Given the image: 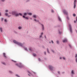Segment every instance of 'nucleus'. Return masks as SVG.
I'll return each instance as SVG.
<instances>
[{"label": "nucleus", "instance_id": "f257e3e1", "mask_svg": "<svg viewBox=\"0 0 77 77\" xmlns=\"http://www.w3.org/2000/svg\"><path fill=\"white\" fill-rule=\"evenodd\" d=\"M12 14L14 15H15L16 17H18V16H19V15H20L21 16H22V14L21 13L18 14L16 11H13L12 12Z\"/></svg>", "mask_w": 77, "mask_h": 77}, {"label": "nucleus", "instance_id": "f03ea898", "mask_svg": "<svg viewBox=\"0 0 77 77\" xmlns=\"http://www.w3.org/2000/svg\"><path fill=\"white\" fill-rule=\"evenodd\" d=\"M13 42L15 43V44H17V45H20L21 46V47H23V45L21 43H20L15 40H13Z\"/></svg>", "mask_w": 77, "mask_h": 77}, {"label": "nucleus", "instance_id": "7ed1b4c3", "mask_svg": "<svg viewBox=\"0 0 77 77\" xmlns=\"http://www.w3.org/2000/svg\"><path fill=\"white\" fill-rule=\"evenodd\" d=\"M63 12L65 15H68V12H67V11H66V10H63Z\"/></svg>", "mask_w": 77, "mask_h": 77}, {"label": "nucleus", "instance_id": "20e7f679", "mask_svg": "<svg viewBox=\"0 0 77 77\" xmlns=\"http://www.w3.org/2000/svg\"><path fill=\"white\" fill-rule=\"evenodd\" d=\"M16 65H18L20 68H21L22 67H23V65L21 64H16Z\"/></svg>", "mask_w": 77, "mask_h": 77}, {"label": "nucleus", "instance_id": "39448f33", "mask_svg": "<svg viewBox=\"0 0 77 77\" xmlns=\"http://www.w3.org/2000/svg\"><path fill=\"white\" fill-rule=\"evenodd\" d=\"M69 27H70V32H72V27H71V26L70 24H69Z\"/></svg>", "mask_w": 77, "mask_h": 77}, {"label": "nucleus", "instance_id": "423d86ee", "mask_svg": "<svg viewBox=\"0 0 77 77\" xmlns=\"http://www.w3.org/2000/svg\"><path fill=\"white\" fill-rule=\"evenodd\" d=\"M49 68L50 69V70H51V71H53V67L52 66H49Z\"/></svg>", "mask_w": 77, "mask_h": 77}, {"label": "nucleus", "instance_id": "0eeeda50", "mask_svg": "<svg viewBox=\"0 0 77 77\" xmlns=\"http://www.w3.org/2000/svg\"><path fill=\"white\" fill-rule=\"evenodd\" d=\"M76 0H74V8L75 9V7H76V5H75V2H76Z\"/></svg>", "mask_w": 77, "mask_h": 77}, {"label": "nucleus", "instance_id": "6e6552de", "mask_svg": "<svg viewBox=\"0 0 77 77\" xmlns=\"http://www.w3.org/2000/svg\"><path fill=\"white\" fill-rule=\"evenodd\" d=\"M23 18H24L25 19H26V20H29V18L27 17H25L24 16H23Z\"/></svg>", "mask_w": 77, "mask_h": 77}, {"label": "nucleus", "instance_id": "1a4fd4ad", "mask_svg": "<svg viewBox=\"0 0 77 77\" xmlns=\"http://www.w3.org/2000/svg\"><path fill=\"white\" fill-rule=\"evenodd\" d=\"M75 57L76 58V62H77V54H76L75 55Z\"/></svg>", "mask_w": 77, "mask_h": 77}, {"label": "nucleus", "instance_id": "9d476101", "mask_svg": "<svg viewBox=\"0 0 77 77\" xmlns=\"http://www.w3.org/2000/svg\"><path fill=\"white\" fill-rule=\"evenodd\" d=\"M67 42V40L66 39H65L63 41V42Z\"/></svg>", "mask_w": 77, "mask_h": 77}, {"label": "nucleus", "instance_id": "9b49d317", "mask_svg": "<svg viewBox=\"0 0 77 77\" xmlns=\"http://www.w3.org/2000/svg\"><path fill=\"white\" fill-rule=\"evenodd\" d=\"M5 15L7 16L8 17H10L11 16V15H8V13H5Z\"/></svg>", "mask_w": 77, "mask_h": 77}, {"label": "nucleus", "instance_id": "f8f14e48", "mask_svg": "<svg viewBox=\"0 0 77 77\" xmlns=\"http://www.w3.org/2000/svg\"><path fill=\"white\" fill-rule=\"evenodd\" d=\"M3 54L4 55V57H6V54H5V53H4Z\"/></svg>", "mask_w": 77, "mask_h": 77}, {"label": "nucleus", "instance_id": "ddd939ff", "mask_svg": "<svg viewBox=\"0 0 77 77\" xmlns=\"http://www.w3.org/2000/svg\"><path fill=\"white\" fill-rule=\"evenodd\" d=\"M28 15H32V14L31 13H28Z\"/></svg>", "mask_w": 77, "mask_h": 77}, {"label": "nucleus", "instance_id": "4468645a", "mask_svg": "<svg viewBox=\"0 0 77 77\" xmlns=\"http://www.w3.org/2000/svg\"><path fill=\"white\" fill-rule=\"evenodd\" d=\"M71 74H74V71L72 70L71 72Z\"/></svg>", "mask_w": 77, "mask_h": 77}, {"label": "nucleus", "instance_id": "2eb2a0df", "mask_svg": "<svg viewBox=\"0 0 77 77\" xmlns=\"http://www.w3.org/2000/svg\"><path fill=\"white\" fill-rule=\"evenodd\" d=\"M0 30L1 32H3V31L2 30V28H0Z\"/></svg>", "mask_w": 77, "mask_h": 77}, {"label": "nucleus", "instance_id": "dca6fc26", "mask_svg": "<svg viewBox=\"0 0 77 77\" xmlns=\"http://www.w3.org/2000/svg\"><path fill=\"white\" fill-rule=\"evenodd\" d=\"M33 17H34V18H36V16L35 15H34L33 16Z\"/></svg>", "mask_w": 77, "mask_h": 77}, {"label": "nucleus", "instance_id": "f3484780", "mask_svg": "<svg viewBox=\"0 0 77 77\" xmlns=\"http://www.w3.org/2000/svg\"><path fill=\"white\" fill-rule=\"evenodd\" d=\"M58 19L59 21H61V20H60V17H58Z\"/></svg>", "mask_w": 77, "mask_h": 77}, {"label": "nucleus", "instance_id": "a211bd4d", "mask_svg": "<svg viewBox=\"0 0 77 77\" xmlns=\"http://www.w3.org/2000/svg\"><path fill=\"white\" fill-rule=\"evenodd\" d=\"M33 56H36V54H33Z\"/></svg>", "mask_w": 77, "mask_h": 77}, {"label": "nucleus", "instance_id": "6ab92c4d", "mask_svg": "<svg viewBox=\"0 0 77 77\" xmlns=\"http://www.w3.org/2000/svg\"><path fill=\"white\" fill-rule=\"evenodd\" d=\"M42 29L44 30V25L42 24Z\"/></svg>", "mask_w": 77, "mask_h": 77}, {"label": "nucleus", "instance_id": "aec40b11", "mask_svg": "<svg viewBox=\"0 0 77 77\" xmlns=\"http://www.w3.org/2000/svg\"><path fill=\"white\" fill-rule=\"evenodd\" d=\"M75 14H73V17H75Z\"/></svg>", "mask_w": 77, "mask_h": 77}, {"label": "nucleus", "instance_id": "412c9836", "mask_svg": "<svg viewBox=\"0 0 77 77\" xmlns=\"http://www.w3.org/2000/svg\"><path fill=\"white\" fill-rule=\"evenodd\" d=\"M67 20H69V17H67Z\"/></svg>", "mask_w": 77, "mask_h": 77}, {"label": "nucleus", "instance_id": "4be33fe9", "mask_svg": "<svg viewBox=\"0 0 77 77\" xmlns=\"http://www.w3.org/2000/svg\"><path fill=\"white\" fill-rule=\"evenodd\" d=\"M24 15H27V13H25L24 14Z\"/></svg>", "mask_w": 77, "mask_h": 77}, {"label": "nucleus", "instance_id": "5701e85b", "mask_svg": "<svg viewBox=\"0 0 77 77\" xmlns=\"http://www.w3.org/2000/svg\"><path fill=\"white\" fill-rule=\"evenodd\" d=\"M18 29H21V27H19Z\"/></svg>", "mask_w": 77, "mask_h": 77}, {"label": "nucleus", "instance_id": "b1692460", "mask_svg": "<svg viewBox=\"0 0 77 77\" xmlns=\"http://www.w3.org/2000/svg\"><path fill=\"white\" fill-rule=\"evenodd\" d=\"M47 50L48 52V53H49V51H48V49H47Z\"/></svg>", "mask_w": 77, "mask_h": 77}, {"label": "nucleus", "instance_id": "393cba45", "mask_svg": "<svg viewBox=\"0 0 77 77\" xmlns=\"http://www.w3.org/2000/svg\"><path fill=\"white\" fill-rule=\"evenodd\" d=\"M5 22H7V20L6 19H5Z\"/></svg>", "mask_w": 77, "mask_h": 77}, {"label": "nucleus", "instance_id": "a878e982", "mask_svg": "<svg viewBox=\"0 0 77 77\" xmlns=\"http://www.w3.org/2000/svg\"><path fill=\"white\" fill-rule=\"evenodd\" d=\"M5 12H8V10H6L5 11Z\"/></svg>", "mask_w": 77, "mask_h": 77}, {"label": "nucleus", "instance_id": "bb28decb", "mask_svg": "<svg viewBox=\"0 0 77 77\" xmlns=\"http://www.w3.org/2000/svg\"><path fill=\"white\" fill-rule=\"evenodd\" d=\"M4 65H6V64L5 63H2Z\"/></svg>", "mask_w": 77, "mask_h": 77}, {"label": "nucleus", "instance_id": "cd10ccee", "mask_svg": "<svg viewBox=\"0 0 77 77\" xmlns=\"http://www.w3.org/2000/svg\"><path fill=\"white\" fill-rule=\"evenodd\" d=\"M59 33H60V34H61V33H62V32H59Z\"/></svg>", "mask_w": 77, "mask_h": 77}, {"label": "nucleus", "instance_id": "c85d7f7f", "mask_svg": "<svg viewBox=\"0 0 77 77\" xmlns=\"http://www.w3.org/2000/svg\"><path fill=\"white\" fill-rule=\"evenodd\" d=\"M52 12H54V11L53 10H52Z\"/></svg>", "mask_w": 77, "mask_h": 77}, {"label": "nucleus", "instance_id": "c756f323", "mask_svg": "<svg viewBox=\"0 0 77 77\" xmlns=\"http://www.w3.org/2000/svg\"><path fill=\"white\" fill-rule=\"evenodd\" d=\"M59 41H57V44H59Z\"/></svg>", "mask_w": 77, "mask_h": 77}, {"label": "nucleus", "instance_id": "7c9ffc66", "mask_svg": "<svg viewBox=\"0 0 77 77\" xmlns=\"http://www.w3.org/2000/svg\"><path fill=\"white\" fill-rule=\"evenodd\" d=\"M42 35H41L40 36V38H42Z\"/></svg>", "mask_w": 77, "mask_h": 77}, {"label": "nucleus", "instance_id": "2f4dec72", "mask_svg": "<svg viewBox=\"0 0 77 77\" xmlns=\"http://www.w3.org/2000/svg\"><path fill=\"white\" fill-rule=\"evenodd\" d=\"M34 21H37L36 20V19H34Z\"/></svg>", "mask_w": 77, "mask_h": 77}, {"label": "nucleus", "instance_id": "473e14b6", "mask_svg": "<svg viewBox=\"0 0 77 77\" xmlns=\"http://www.w3.org/2000/svg\"><path fill=\"white\" fill-rule=\"evenodd\" d=\"M51 42H52V43H53V41L52 40V41H51Z\"/></svg>", "mask_w": 77, "mask_h": 77}, {"label": "nucleus", "instance_id": "72a5a7b5", "mask_svg": "<svg viewBox=\"0 0 77 77\" xmlns=\"http://www.w3.org/2000/svg\"><path fill=\"white\" fill-rule=\"evenodd\" d=\"M45 54H46V52H44Z\"/></svg>", "mask_w": 77, "mask_h": 77}, {"label": "nucleus", "instance_id": "f704fd0d", "mask_svg": "<svg viewBox=\"0 0 77 77\" xmlns=\"http://www.w3.org/2000/svg\"><path fill=\"white\" fill-rule=\"evenodd\" d=\"M63 59H64V60H65V58L63 57Z\"/></svg>", "mask_w": 77, "mask_h": 77}, {"label": "nucleus", "instance_id": "c9c22d12", "mask_svg": "<svg viewBox=\"0 0 77 77\" xmlns=\"http://www.w3.org/2000/svg\"><path fill=\"white\" fill-rule=\"evenodd\" d=\"M74 22L75 23H76V21H75V20L74 21Z\"/></svg>", "mask_w": 77, "mask_h": 77}, {"label": "nucleus", "instance_id": "e433bc0d", "mask_svg": "<svg viewBox=\"0 0 77 77\" xmlns=\"http://www.w3.org/2000/svg\"><path fill=\"white\" fill-rule=\"evenodd\" d=\"M38 60L40 61V60H41V59H40V58H38Z\"/></svg>", "mask_w": 77, "mask_h": 77}, {"label": "nucleus", "instance_id": "4c0bfd02", "mask_svg": "<svg viewBox=\"0 0 77 77\" xmlns=\"http://www.w3.org/2000/svg\"><path fill=\"white\" fill-rule=\"evenodd\" d=\"M58 74H60V72L58 71Z\"/></svg>", "mask_w": 77, "mask_h": 77}, {"label": "nucleus", "instance_id": "58836bf2", "mask_svg": "<svg viewBox=\"0 0 77 77\" xmlns=\"http://www.w3.org/2000/svg\"><path fill=\"white\" fill-rule=\"evenodd\" d=\"M41 35H43V32H42L41 33Z\"/></svg>", "mask_w": 77, "mask_h": 77}, {"label": "nucleus", "instance_id": "ea45409f", "mask_svg": "<svg viewBox=\"0 0 77 77\" xmlns=\"http://www.w3.org/2000/svg\"><path fill=\"white\" fill-rule=\"evenodd\" d=\"M25 49L26 50H27V48H25Z\"/></svg>", "mask_w": 77, "mask_h": 77}, {"label": "nucleus", "instance_id": "a19ab883", "mask_svg": "<svg viewBox=\"0 0 77 77\" xmlns=\"http://www.w3.org/2000/svg\"><path fill=\"white\" fill-rule=\"evenodd\" d=\"M9 72L10 73H12V72L11 71H9Z\"/></svg>", "mask_w": 77, "mask_h": 77}, {"label": "nucleus", "instance_id": "79ce46f5", "mask_svg": "<svg viewBox=\"0 0 77 77\" xmlns=\"http://www.w3.org/2000/svg\"><path fill=\"white\" fill-rule=\"evenodd\" d=\"M5 0H2V2H5Z\"/></svg>", "mask_w": 77, "mask_h": 77}, {"label": "nucleus", "instance_id": "37998d69", "mask_svg": "<svg viewBox=\"0 0 77 77\" xmlns=\"http://www.w3.org/2000/svg\"><path fill=\"white\" fill-rule=\"evenodd\" d=\"M14 61V62H17V61Z\"/></svg>", "mask_w": 77, "mask_h": 77}, {"label": "nucleus", "instance_id": "c03bdc74", "mask_svg": "<svg viewBox=\"0 0 77 77\" xmlns=\"http://www.w3.org/2000/svg\"><path fill=\"white\" fill-rule=\"evenodd\" d=\"M0 16H1V13L0 12Z\"/></svg>", "mask_w": 77, "mask_h": 77}, {"label": "nucleus", "instance_id": "a18cd8bd", "mask_svg": "<svg viewBox=\"0 0 77 77\" xmlns=\"http://www.w3.org/2000/svg\"><path fill=\"white\" fill-rule=\"evenodd\" d=\"M52 51V52H53V53H54V51Z\"/></svg>", "mask_w": 77, "mask_h": 77}, {"label": "nucleus", "instance_id": "49530a36", "mask_svg": "<svg viewBox=\"0 0 77 77\" xmlns=\"http://www.w3.org/2000/svg\"><path fill=\"white\" fill-rule=\"evenodd\" d=\"M2 21H3V18H2Z\"/></svg>", "mask_w": 77, "mask_h": 77}, {"label": "nucleus", "instance_id": "de8ad7c7", "mask_svg": "<svg viewBox=\"0 0 77 77\" xmlns=\"http://www.w3.org/2000/svg\"><path fill=\"white\" fill-rule=\"evenodd\" d=\"M60 59H61V57H60Z\"/></svg>", "mask_w": 77, "mask_h": 77}, {"label": "nucleus", "instance_id": "09e8293b", "mask_svg": "<svg viewBox=\"0 0 77 77\" xmlns=\"http://www.w3.org/2000/svg\"><path fill=\"white\" fill-rule=\"evenodd\" d=\"M29 73H30V72H28Z\"/></svg>", "mask_w": 77, "mask_h": 77}, {"label": "nucleus", "instance_id": "8fccbe9b", "mask_svg": "<svg viewBox=\"0 0 77 77\" xmlns=\"http://www.w3.org/2000/svg\"><path fill=\"white\" fill-rule=\"evenodd\" d=\"M30 50H31V49H30Z\"/></svg>", "mask_w": 77, "mask_h": 77}, {"label": "nucleus", "instance_id": "3c124183", "mask_svg": "<svg viewBox=\"0 0 77 77\" xmlns=\"http://www.w3.org/2000/svg\"><path fill=\"white\" fill-rule=\"evenodd\" d=\"M30 75L29 74L28 75Z\"/></svg>", "mask_w": 77, "mask_h": 77}]
</instances>
